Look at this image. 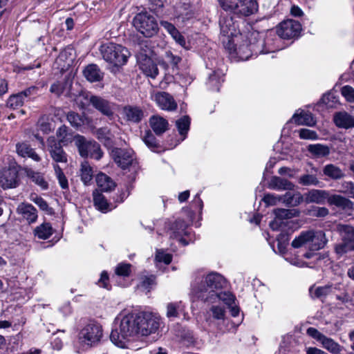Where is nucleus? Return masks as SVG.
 <instances>
[{"instance_id": "obj_28", "label": "nucleus", "mask_w": 354, "mask_h": 354, "mask_svg": "<svg viewBox=\"0 0 354 354\" xmlns=\"http://www.w3.org/2000/svg\"><path fill=\"white\" fill-rule=\"evenodd\" d=\"M291 122L298 125H307L310 127L315 125L316 123L313 115L304 111L299 113H295L291 118Z\"/></svg>"}, {"instance_id": "obj_55", "label": "nucleus", "mask_w": 354, "mask_h": 354, "mask_svg": "<svg viewBox=\"0 0 354 354\" xmlns=\"http://www.w3.org/2000/svg\"><path fill=\"white\" fill-rule=\"evenodd\" d=\"M299 136L301 139L316 140L319 136L316 131L308 129H301L299 131Z\"/></svg>"}, {"instance_id": "obj_64", "label": "nucleus", "mask_w": 354, "mask_h": 354, "mask_svg": "<svg viewBox=\"0 0 354 354\" xmlns=\"http://www.w3.org/2000/svg\"><path fill=\"white\" fill-rule=\"evenodd\" d=\"M57 136L59 140V142H64L66 141L68 133H67V127L65 125L61 126L57 131Z\"/></svg>"}, {"instance_id": "obj_10", "label": "nucleus", "mask_w": 354, "mask_h": 354, "mask_svg": "<svg viewBox=\"0 0 354 354\" xmlns=\"http://www.w3.org/2000/svg\"><path fill=\"white\" fill-rule=\"evenodd\" d=\"M102 337V326L97 323L91 322L80 330L79 342L83 346H92L99 342Z\"/></svg>"}, {"instance_id": "obj_5", "label": "nucleus", "mask_w": 354, "mask_h": 354, "mask_svg": "<svg viewBox=\"0 0 354 354\" xmlns=\"http://www.w3.org/2000/svg\"><path fill=\"white\" fill-rule=\"evenodd\" d=\"M100 51L103 59L106 62L116 66L125 64L130 55L127 48L112 42L102 45Z\"/></svg>"}, {"instance_id": "obj_60", "label": "nucleus", "mask_w": 354, "mask_h": 354, "mask_svg": "<svg viewBox=\"0 0 354 354\" xmlns=\"http://www.w3.org/2000/svg\"><path fill=\"white\" fill-rule=\"evenodd\" d=\"M156 259L159 262L169 264L171 261L172 257L171 254L165 253L162 250H158L156 254Z\"/></svg>"}, {"instance_id": "obj_13", "label": "nucleus", "mask_w": 354, "mask_h": 354, "mask_svg": "<svg viewBox=\"0 0 354 354\" xmlns=\"http://www.w3.org/2000/svg\"><path fill=\"white\" fill-rule=\"evenodd\" d=\"M170 230V237L178 239L183 245H187L192 241L190 229L183 220H176Z\"/></svg>"}, {"instance_id": "obj_9", "label": "nucleus", "mask_w": 354, "mask_h": 354, "mask_svg": "<svg viewBox=\"0 0 354 354\" xmlns=\"http://www.w3.org/2000/svg\"><path fill=\"white\" fill-rule=\"evenodd\" d=\"M219 26L222 42L225 48L228 50H231L232 49L234 50H236L234 46H231L234 37H237L239 30L237 29L236 22L234 21L232 16L227 13L221 14L219 19Z\"/></svg>"}, {"instance_id": "obj_35", "label": "nucleus", "mask_w": 354, "mask_h": 354, "mask_svg": "<svg viewBox=\"0 0 354 354\" xmlns=\"http://www.w3.org/2000/svg\"><path fill=\"white\" fill-rule=\"evenodd\" d=\"M17 153L21 157H28L35 161H39L40 158L35 151L26 143H19L16 146Z\"/></svg>"}, {"instance_id": "obj_20", "label": "nucleus", "mask_w": 354, "mask_h": 354, "mask_svg": "<svg viewBox=\"0 0 354 354\" xmlns=\"http://www.w3.org/2000/svg\"><path fill=\"white\" fill-rule=\"evenodd\" d=\"M236 50H229V53L233 56H237L240 60H248L252 55H254L252 50V45L251 42V35L248 38V41H245L243 44H240L239 47L234 44V39L232 41V46Z\"/></svg>"}, {"instance_id": "obj_34", "label": "nucleus", "mask_w": 354, "mask_h": 354, "mask_svg": "<svg viewBox=\"0 0 354 354\" xmlns=\"http://www.w3.org/2000/svg\"><path fill=\"white\" fill-rule=\"evenodd\" d=\"M96 183L98 187L102 192L111 191L115 186V183L111 180V178L102 173L97 175Z\"/></svg>"}, {"instance_id": "obj_36", "label": "nucleus", "mask_w": 354, "mask_h": 354, "mask_svg": "<svg viewBox=\"0 0 354 354\" xmlns=\"http://www.w3.org/2000/svg\"><path fill=\"white\" fill-rule=\"evenodd\" d=\"M324 348L332 354H339L343 350V347L332 338L324 336L320 342Z\"/></svg>"}, {"instance_id": "obj_62", "label": "nucleus", "mask_w": 354, "mask_h": 354, "mask_svg": "<svg viewBox=\"0 0 354 354\" xmlns=\"http://www.w3.org/2000/svg\"><path fill=\"white\" fill-rule=\"evenodd\" d=\"M306 333L311 337L317 339L318 342H321L324 337V335L318 331L316 328L310 327L307 329Z\"/></svg>"}, {"instance_id": "obj_12", "label": "nucleus", "mask_w": 354, "mask_h": 354, "mask_svg": "<svg viewBox=\"0 0 354 354\" xmlns=\"http://www.w3.org/2000/svg\"><path fill=\"white\" fill-rule=\"evenodd\" d=\"M89 103L102 115L111 118L113 115L115 104L106 99L94 95H86Z\"/></svg>"}, {"instance_id": "obj_61", "label": "nucleus", "mask_w": 354, "mask_h": 354, "mask_svg": "<svg viewBox=\"0 0 354 354\" xmlns=\"http://www.w3.org/2000/svg\"><path fill=\"white\" fill-rule=\"evenodd\" d=\"M31 201H33L35 204H37L41 209L44 211H48V205L45 200H44L41 197L38 196L37 195L31 196Z\"/></svg>"}, {"instance_id": "obj_63", "label": "nucleus", "mask_w": 354, "mask_h": 354, "mask_svg": "<svg viewBox=\"0 0 354 354\" xmlns=\"http://www.w3.org/2000/svg\"><path fill=\"white\" fill-rule=\"evenodd\" d=\"M171 36L178 45H180V46H182L183 48H187L186 47V40H185L184 36L182 35V34L178 31V30L177 31H176L175 33H174V35H171Z\"/></svg>"}, {"instance_id": "obj_16", "label": "nucleus", "mask_w": 354, "mask_h": 354, "mask_svg": "<svg viewBox=\"0 0 354 354\" xmlns=\"http://www.w3.org/2000/svg\"><path fill=\"white\" fill-rule=\"evenodd\" d=\"M111 156L115 162L123 169L131 165L135 159L131 149L115 148L111 151Z\"/></svg>"}, {"instance_id": "obj_14", "label": "nucleus", "mask_w": 354, "mask_h": 354, "mask_svg": "<svg viewBox=\"0 0 354 354\" xmlns=\"http://www.w3.org/2000/svg\"><path fill=\"white\" fill-rule=\"evenodd\" d=\"M301 30L300 23L294 19H287L279 25L277 33L280 38L291 39L299 35Z\"/></svg>"}, {"instance_id": "obj_18", "label": "nucleus", "mask_w": 354, "mask_h": 354, "mask_svg": "<svg viewBox=\"0 0 354 354\" xmlns=\"http://www.w3.org/2000/svg\"><path fill=\"white\" fill-rule=\"evenodd\" d=\"M18 185V171L15 167H9L0 172V185L3 189L16 187Z\"/></svg>"}, {"instance_id": "obj_19", "label": "nucleus", "mask_w": 354, "mask_h": 354, "mask_svg": "<svg viewBox=\"0 0 354 354\" xmlns=\"http://www.w3.org/2000/svg\"><path fill=\"white\" fill-rule=\"evenodd\" d=\"M274 219L270 222V226L274 230L281 228L288 223V219L296 216V211L287 209H276L274 210Z\"/></svg>"}, {"instance_id": "obj_42", "label": "nucleus", "mask_w": 354, "mask_h": 354, "mask_svg": "<svg viewBox=\"0 0 354 354\" xmlns=\"http://www.w3.org/2000/svg\"><path fill=\"white\" fill-rule=\"evenodd\" d=\"M333 289H335V288L332 284H328L317 287L315 289L311 288H310V293L312 297L322 298L332 292Z\"/></svg>"}, {"instance_id": "obj_27", "label": "nucleus", "mask_w": 354, "mask_h": 354, "mask_svg": "<svg viewBox=\"0 0 354 354\" xmlns=\"http://www.w3.org/2000/svg\"><path fill=\"white\" fill-rule=\"evenodd\" d=\"M86 79L91 82H100L102 80L104 73L94 64L88 65L83 71Z\"/></svg>"}, {"instance_id": "obj_21", "label": "nucleus", "mask_w": 354, "mask_h": 354, "mask_svg": "<svg viewBox=\"0 0 354 354\" xmlns=\"http://www.w3.org/2000/svg\"><path fill=\"white\" fill-rule=\"evenodd\" d=\"M158 107L162 110L171 111L176 109L177 104L173 97L166 92H158L153 96Z\"/></svg>"}, {"instance_id": "obj_59", "label": "nucleus", "mask_w": 354, "mask_h": 354, "mask_svg": "<svg viewBox=\"0 0 354 354\" xmlns=\"http://www.w3.org/2000/svg\"><path fill=\"white\" fill-rule=\"evenodd\" d=\"M342 241L337 244L335 247V252L337 254L342 255L348 251L354 250L352 248L348 247L347 241H344L342 238Z\"/></svg>"}, {"instance_id": "obj_57", "label": "nucleus", "mask_w": 354, "mask_h": 354, "mask_svg": "<svg viewBox=\"0 0 354 354\" xmlns=\"http://www.w3.org/2000/svg\"><path fill=\"white\" fill-rule=\"evenodd\" d=\"M181 302H171L167 306V317L169 318L176 317L178 315V309L180 308Z\"/></svg>"}, {"instance_id": "obj_49", "label": "nucleus", "mask_w": 354, "mask_h": 354, "mask_svg": "<svg viewBox=\"0 0 354 354\" xmlns=\"http://www.w3.org/2000/svg\"><path fill=\"white\" fill-rule=\"evenodd\" d=\"M298 183L303 186H315L319 181L315 175L304 174L299 178Z\"/></svg>"}, {"instance_id": "obj_22", "label": "nucleus", "mask_w": 354, "mask_h": 354, "mask_svg": "<svg viewBox=\"0 0 354 354\" xmlns=\"http://www.w3.org/2000/svg\"><path fill=\"white\" fill-rule=\"evenodd\" d=\"M124 118L130 122L138 123L144 118V111L140 106L127 105L123 108Z\"/></svg>"}, {"instance_id": "obj_11", "label": "nucleus", "mask_w": 354, "mask_h": 354, "mask_svg": "<svg viewBox=\"0 0 354 354\" xmlns=\"http://www.w3.org/2000/svg\"><path fill=\"white\" fill-rule=\"evenodd\" d=\"M75 145L82 157L89 156L95 160H100L102 157L101 148L94 140H86L83 136H77L75 138Z\"/></svg>"}, {"instance_id": "obj_17", "label": "nucleus", "mask_w": 354, "mask_h": 354, "mask_svg": "<svg viewBox=\"0 0 354 354\" xmlns=\"http://www.w3.org/2000/svg\"><path fill=\"white\" fill-rule=\"evenodd\" d=\"M194 10L187 0H180L174 6V16L178 21L185 22L194 17Z\"/></svg>"}, {"instance_id": "obj_53", "label": "nucleus", "mask_w": 354, "mask_h": 354, "mask_svg": "<svg viewBox=\"0 0 354 354\" xmlns=\"http://www.w3.org/2000/svg\"><path fill=\"white\" fill-rule=\"evenodd\" d=\"M54 169L61 187L62 189H67L68 186V180L63 173L62 169L57 165H55Z\"/></svg>"}, {"instance_id": "obj_44", "label": "nucleus", "mask_w": 354, "mask_h": 354, "mask_svg": "<svg viewBox=\"0 0 354 354\" xmlns=\"http://www.w3.org/2000/svg\"><path fill=\"white\" fill-rule=\"evenodd\" d=\"M27 176L42 189L45 190L48 189V183L45 180L42 174L35 172L32 170H28L27 171Z\"/></svg>"}, {"instance_id": "obj_52", "label": "nucleus", "mask_w": 354, "mask_h": 354, "mask_svg": "<svg viewBox=\"0 0 354 354\" xmlns=\"http://www.w3.org/2000/svg\"><path fill=\"white\" fill-rule=\"evenodd\" d=\"M67 120L70 124L75 127H81L84 123V118L75 112L68 113Z\"/></svg>"}, {"instance_id": "obj_51", "label": "nucleus", "mask_w": 354, "mask_h": 354, "mask_svg": "<svg viewBox=\"0 0 354 354\" xmlns=\"http://www.w3.org/2000/svg\"><path fill=\"white\" fill-rule=\"evenodd\" d=\"M131 265L130 263H119L115 269V274L118 277H129L131 272Z\"/></svg>"}, {"instance_id": "obj_15", "label": "nucleus", "mask_w": 354, "mask_h": 354, "mask_svg": "<svg viewBox=\"0 0 354 354\" xmlns=\"http://www.w3.org/2000/svg\"><path fill=\"white\" fill-rule=\"evenodd\" d=\"M225 320V308L213 304L205 314V322L209 326L219 327Z\"/></svg>"}, {"instance_id": "obj_58", "label": "nucleus", "mask_w": 354, "mask_h": 354, "mask_svg": "<svg viewBox=\"0 0 354 354\" xmlns=\"http://www.w3.org/2000/svg\"><path fill=\"white\" fill-rule=\"evenodd\" d=\"M143 141L148 147L153 149L157 146L156 139L151 132H147L145 136L143 137Z\"/></svg>"}, {"instance_id": "obj_23", "label": "nucleus", "mask_w": 354, "mask_h": 354, "mask_svg": "<svg viewBox=\"0 0 354 354\" xmlns=\"http://www.w3.org/2000/svg\"><path fill=\"white\" fill-rule=\"evenodd\" d=\"M333 121L339 128L345 129L354 128V116L346 111L336 113L334 115Z\"/></svg>"}, {"instance_id": "obj_3", "label": "nucleus", "mask_w": 354, "mask_h": 354, "mask_svg": "<svg viewBox=\"0 0 354 354\" xmlns=\"http://www.w3.org/2000/svg\"><path fill=\"white\" fill-rule=\"evenodd\" d=\"M280 41V37L273 30H268L265 35L258 32L251 33L252 50L255 55L279 50L281 49L278 45Z\"/></svg>"}, {"instance_id": "obj_29", "label": "nucleus", "mask_w": 354, "mask_h": 354, "mask_svg": "<svg viewBox=\"0 0 354 354\" xmlns=\"http://www.w3.org/2000/svg\"><path fill=\"white\" fill-rule=\"evenodd\" d=\"M268 187L270 189L278 191L292 190L295 187V185L293 183L286 179L274 176L270 180Z\"/></svg>"}, {"instance_id": "obj_25", "label": "nucleus", "mask_w": 354, "mask_h": 354, "mask_svg": "<svg viewBox=\"0 0 354 354\" xmlns=\"http://www.w3.org/2000/svg\"><path fill=\"white\" fill-rule=\"evenodd\" d=\"M140 70L148 77L155 78L158 74V68L149 57H144L139 63Z\"/></svg>"}, {"instance_id": "obj_56", "label": "nucleus", "mask_w": 354, "mask_h": 354, "mask_svg": "<svg viewBox=\"0 0 354 354\" xmlns=\"http://www.w3.org/2000/svg\"><path fill=\"white\" fill-rule=\"evenodd\" d=\"M341 94L350 103H354V88L348 85L344 86L341 88Z\"/></svg>"}, {"instance_id": "obj_39", "label": "nucleus", "mask_w": 354, "mask_h": 354, "mask_svg": "<svg viewBox=\"0 0 354 354\" xmlns=\"http://www.w3.org/2000/svg\"><path fill=\"white\" fill-rule=\"evenodd\" d=\"M35 235L41 239H47L53 234V229L48 223L37 226L34 231Z\"/></svg>"}, {"instance_id": "obj_31", "label": "nucleus", "mask_w": 354, "mask_h": 354, "mask_svg": "<svg viewBox=\"0 0 354 354\" xmlns=\"http://www.w3.org/2000/svg\"><path fill=\"white\" fill-rule=\"evenodd\" d=\"M309 153L316 158H324L328 156L330 153L328 146L322 144H312L307 147Z\"/></svg>"}, {"instance_id": "obj_41", "label": "nucleus", "mask_w": 354, "mask_h": 354, "mask_svg": "<svg viewBox=\"0 0 354 354\" xmlns=\"http://www.w3.org/2000/svg\"><path fill=\"white\" fill-rule=\"evenodd\" d=\"M176 127L179 134L182 136L181 140L185 139L190 126V118L185 115L178 119L176 122Z\"/></svg>"}, {"instance_id": "obj_24", "label": "nucleus", "mask_w": 354, "mask_h": 354, "mask_svg": "<svg viewBox=\"0 0 354 354\" xmlns=\"http://www.w3.org/2000/svg\"><path fill=\"white\" fill-rule=\"evenodd\" d=\"M17 210L29 223L35 222L37 218V209L30 204L22 203Z\"/></svg>"}, {"instance_id": "obj_48", "label": "nucleus", "mask_w": 354, "mask_h": 354, "mask_svg": "<svg viewBox=\"0 0 354 354\" xmlns=\"http://www.w3.org/2000/svg\"><path fill=\"white\" fill-rule=\"evenodd\" d=\"M93 178V171L87 162H84L81 165V179L85 185H87Z\"/></svg>"}, {"instance_id": "obj_32", "label": "nucleus", "mask_w": 354, "mask_h": 354, "mask_svg": "<svg viewBox=\"0 0 354 354\" xmlns=\"http://www.w3.org/2000/svg\"><path fill=\"white\" fill-rule=\"evenodd\" d=\"M323 174L333 180H339L344 176L342 169L333 164H328L323 168Z\"/></svg>"}, {"instance_id": "obj_26", "label": "nucleus", "mask_w": 354, "mask_h": 354, "mask_svg": "<svg viewBox=\"0 0 354 354\" xmlns=\"http://www.w3.org/2000/svg\"><path fill=\"white\" fill-rule=\"evenodd\" d=\"M72 86V80L71 77H66L64 80L57 81L53 83L50 88V91L59 96L62 94H64L65 92L68 93Z\"/></svg>"}, {"instance_id": "obj_33", "label": "nucleus", "mask_w": 354, "mask_h": 354, "mask_svg": "<svg viewBox=\"0 0 354 354\" xmlns=\"http://www.w3.org/2000/svg\"><path fill=\"white\" fill-rule=\"evenodd\" d=\"M338 230L343 240L347 241L348 247L354 250V227L350 225H339Z\"/></svg>"}, {"instance_id": "obj_1", "label": "nucleus", "mask_w": 354, "mask_h": 354, "mask_svg": "<svg viewBox=\"0 0 354 354\" xmlns=\"http://www.w3.org/2000/svg\"><path fill=\"white\" fill-rule=\"evenodd\" d=\"M115 328L110 335L111 341L120 348L136 338L155 333L159 328L160 319L150 313H121L115 319Z\"/></svg>"}, {"instance_id": "obj_45", "label": "nucleus", "mask_w": 354, "mask_h": 354, "mask_svg": "<svg viewBox=\"0 0 354 354\" xmlns=\"http://www.w3.org/2000/svg\"><path fill=\"white\" fill-rule=\"evenodd\" d=\"M223 77L220 73L214 72L213 74L210 75L208 80V85L210 89L213 91H219L220 86L223 82Z\"/></svg>"}, {"instance_id": "obj_37", "label": "nucleus", "mask_w": 354, "mask_h": 354, "mask_svg": "<svg viewBox=\"0 0 354 354\" xmlns=\"http://www.w3.org/2000/svg\"><path fill=\"white\" fill-rule=\"evenodd\" d=\"M304 201V197L300 192H287L282 195V202L290 207H295Z\"/></svg>"}, {"instance_id": "obj_4", "label": "nucleus", "mask_w": 354, "mask_h": 354, "mask_svg": "<svg viewBox=\"0 0 354 354\" xmlns=\"http://www.w3.org/2000/svg\"><path fill=\"white\" fill-rule=\"evenodd\" d=\"M306 203H315L318 204H324L326 201L330 205H334L344 209L352 207V203L350 200L340 195H330L325 190L312 189L305 196Z\"/></svg>"}, {"instance_id": "obj_47", "label": "nucleus", "mask_w": 354, "mask_h": 354, "mask_svg": "<svg viewBox=\"0 0 354 354\" xmlns=\"http://www.w3.org/2000/svg\"><path fill=\"white\" fill-rule=\"evenodd\" d=\"M38 129L44 133H49L54 129V122L47 117H42L38 121Z\"/></svg>"}, {"instance_id": "obj_7", "label": "nucleus", "mask_w": 354, "mask_h": 354, "mask_svg": "<svg viewBox=\"0 0 354 354\" xmlns=\"http://www.w3.org/2000/svg\"><path fill=\"white\" fill-rule=\"evenodd\" d=\"M221 7L236 15L248 17L257 12L259 4L257 0H221Z\"/></svg>"}, {"instance_id": "obj_40", "label": "nucleus", "mask_w": 354, "mask_h": 354, "mask_svg": "<svg viewBox=\"0 0 354 354\" xmlns=\"http://www.w3.org/2000/svg\"><path fill=\"white\" fill-rule=\"evenodd\" d=\"M156 285V277L153 274L150 276H142L140 277V282L138 285V288L145 293H148Z\"/></svg>"}, {"instance_id": "obj_30", "label": "nucleus", "mask_w": 354, "mask_h": 354, "mask_svg": "<svg viewBox=\"0 0 354 354\" xmlns=\"http://www.w3.org/2000/svg\"><path fill=\"white\" fill-rule=\"evenodd\" d=\"M149 124L153 131L157 135H160L165 132L168 127V122L165 118L158 115L151 117Z\"/></svg>"}, {"instance_id": "obj_38", "label": "nucleus", "mask_w": 354, "mask_h": 354, "mask_svg": "<svg viewBox=\"0 0 354 354\" xmlns=\"http://www.w3.org/2000/svg\"><path fill=\"white\" fill-rule=\"evenodd\" d=\"M50 154L56 162H66L67 156L59 144L55 143L50 146Z\"/></svg>"}, {"instance_id": "obj_8", "label": "nucleus", "mask_w": 354, "mask_h": 354, "mask_svg": "<svg viewBox=\"0 0 354 354\" xmlns=\"http://www.w3.org/2000/svg\"><path fill=\"white\" fill-rule=\"evenodd\" d=\"M134 28L143 36L152 37L159 30L158 22L153 15L148 12H140L133 19Z\"/></svg>"}, {"instance_id": "obj_54", "label": "nucleus", "mask_w": 354, "mask_h": 354, "mask_svg": "<svg viewBox=\"0 0 354 354\" xmlns=\"http://www.w3.org/2000/svg\"><path fill=\"white\" fill-rule=\"evenodd\" d=\"M262 201L268 205L272 206L277 205L279 202H282V196L274 194H266L264 195Z\"/></svg>"}, {"instance_id": "obj_50", "label": "nucleus", "mask_w": 354, "mask_h": 354, "mask_svg": "<svg viewBox=\"0 0 354 354\" xmlns=\"http://www.w3.org/2000/svg\"><path fill=\"white\" fill-rule=\"evenodd\" d=\"M25 99L20 93L11 95L8 101L7 105L12 109H17L21 106L24 103Z\"/></svg>"}, {"instance_id": "obj_46", "label": "nucleus", "mask_w": 354, "mask_h": 354, "mask_svg": "<svg viewBox=\"0 0 354 354\" xmlns=\"http://www.w3.org/2000/svg\"><path fill=\"white\" fill-rule=\"evenodd\" d=\"M93 201L95 206L99 210L102 212H106L109 210V203L102 194L94 192Z\"/></svg>"}, {"instance_id": "obj_6", "label": "nucleus", "mask_w": 354, "mask_h": 354, "mask_svg": "<svg viewBox=\"0 0 354 354\" xmlns=\"http://www.w3.org/2000/svg\"><path fill=\"white\" fill-rule=\"evenodd\" d=\"M326 243V239L323 231L308 230L302 232L292 241L291 245L295 248L308 245L311 250H318L324 248Z\"/></svg>"}, {"instance_id": "obj_2", "label": "nucleus", "mask_w": 354, "mask_h": 354, "mask_svg": "<svg viewBox=\"0 0 354 354\" xmlns=\"http://www.w3.org/2000/svg\"><path fill=\"white\" fill-rule=\"evenodd\" d=\"M226 285L227 281L221 274L211 272L205 277L195 279L192 284V293L204 302L214 304L222 301L225 305H230L234 295L221 290Z\"/></svg>"}, {"instance_id": "obj_43", "label": "nucleus", "mask_w": 354, "mask_h": 354, "mask_svg": "<svg viewBox=\"0 0 354 354\" xmlns=\"http://www.w3.org/2000/svg\"><path fill=\"white\" fill-rule=\"evenodd\" d=\"M96 136L97 139L103 142L105 145L110 146L113 145V135L107 127H102L97 129Z\"/></svg>"}]
</instances>
